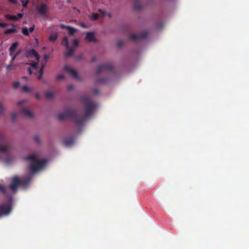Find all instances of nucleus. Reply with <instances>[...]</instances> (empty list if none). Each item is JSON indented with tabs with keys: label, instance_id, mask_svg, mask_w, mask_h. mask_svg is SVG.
<instances>
[{
	"label": "nucleus",
	"instance_id": "obj_45",
	"mask_svg": "<svg viewBox=\"0 0 249 249\" xmlns=\"http://www.w3.org/2000/svg\"><path fill=\"white\" fill-rule=\"evenodd\" d=\"M17 17L18 18V19L19 18H21L23 17V14L22 13H18V15H17Z\"/></svg>",
	"mask_w": 249,
	"mask_h": 249
},
{
	"label": "nucleus",
	"instance_id": "obj_21",
	"mask_svg": "<svg viewBox=\"0 0 249 249\" xmlns=\"http://www.w3.org/2000/svg\"><path fill=\"white\" fill-rule=\"evenodd\" d=\"M61 43L62 45H65L66 48H69V41L67 36H64L63 38Z\"/></svg>",
	"mask_w": 249,
	"mask_h": 249
},
{
	"label": "nucleus",
	"instance_id": "obj_15",
	"mask_svg": "<svg viewBox=\"0 0 249 249\" xmlns=\"http://www.w3.org/2000/svg\"><path fill=\"white\" fill-rule=\"evenodd\" d=\"M74 142V140L73 138H69L65 140L63 142L64 144L66 146H70Z\"/></svg>",
	"mask_w": 249,
	"mask_h": 249
},
{
	"label": "nucleus",
	"instance_id": "obj_27",
	"mask_svg": "<svg viewBox=\"0 0 249 249\" xmlns=\"http://www.w3.org/2000/svg\"><path fill=\"white\" fill-rule=\"evenodd\" d=\"M47 63V61H46L44 59H42L41 62V67L40 68H42V70H44L46 64Z\"/></svg>",
	"mask_w": 249,
	"mask_h": 249
},
{
	"label": "nucleus",
	"instance_id": "obj_12",
	"mask_svg": "<svg viewBox=\"0 0 249 249\" xmlns=\"http://www.w3.org/2000/svg\"><path fill=\"white\" fill-rule=\"evenodd\" d=\"M85 39L90 42H97V39L94 37V32H87Z\"/></svg>",
	"mask_w": 249,
	"mask_h": 249
},
{
	"label": "nucleus",
	"instance_id": "obj_3",
	"mask_svg": "<svg viewBox=\"0 0 249 249\" xmlns=\"http://www.w3.org/2000/svg\"><path fill=\"white\" fill-rule=\"evenodd\" d=\"M10 146L9 144H5L3 145H0V151L4 156L0 154V159L2 160L4 162L8 164L11 162L13 160L10 151Z\"/></svg>",
	"mask_w": 249,
	"mask_h": 249
},
{
	"label": "nucleus",
	"instance_id": "obj_40",
	"mask_svg": "<svg viewBox=\"0 0 249 249\" xmlns=\"http://www.w3.org/2000/svg\"><path fill=\"white\" fill-rule=\"evenodd\" d=\"M83 54L81 53V54H79V55H77L76 56V58L77 60H80L81 59H82L83 58Z\"/></svg>",
	"mask_w": 249,
	"mask_h": 249
},
{
	"label": "nucleus",
	"instance_id": "obj_60",
	"mask_svg": "<svg viewBox=\"0 0 249 249\" xmlns=\"http://www.w3.org/2000/svg\"><path fill=\"white\" fill-rule=\"evenodd\" d=\"M69 0H68V2H69Z\"/></svg>",
	"mask_w": 249,
	"mask_h": 249
},
{
	"label": "nucleus",
	"instance_id": "obj_31",
	"mask_svg": "<svg viewBox=\"0 0 249 249\" xmlns=\"http://www.w3.org/2000/svg\"><path fill=\"white\" fill-rule=\"evenodd\" d=\"M19 84H20V83L18 81L14 82L13 84V88L17 89V88H18L19 87Z\"/></svg>",
	"mask_w": 249,
	"mask_h": 249
},
{
	"label": "nucleus",
	"instance_id": "obj_50",
	"mask_svg": "<svg viewBox=\"0 0 249 249\" xmlns=\"http://www.w3.org/2000/svg\"><path fill=\"white\" fill-rule=\"evenodd\" d=\"M98 11L100 13H102L103 15H105V12L104 10H102L101 9H98Z\"/></svg>",
	"mask_w": 249,
	"mask_h": 249
},
{
	"label": "nucleus",
	"instance_id": "obj_16",
	"mask_svg": "<svg viewBox=\"0 0 249 249\" xmlns=\"http://www.w3.org/2000/svg\"><path fill=\"white\" fill-rule=\"evenodd\" d=\"M18 45V42H14L9 48L10 55H12V53L15 51Z\"/></svg>",
	"mask_w": 249,
	"mask_h": 249
},
{
	"label": "nucleus",
	"instance_id": "obj_10",
	"mask_svg": "<svg viewBox=\"0 0 249 249\" xmlns=\"http://www.w3.org/2000/svg\"><path fill=\"white\" fill-rule=\"evenodd\" d=\"M32 179V176H28L25 177L19 178L20 185L25 187L28 185Z\"/></svg>",
	"mask_w": 249,
	"mask_h": 249
},
{
	"label": "nucleus",
	"instance_id": "obj_38",
	"mask_svg": "<svg viewBox=\"0 0 249 249\" xmlns=\"http://www.w3.org/2000/svg\"><path fill=\"white\" fill-rule=\"evenodd\" d=\"M123 45V43L122 41H119L117 43V46L118 47H121Z\"/></svg>",
	"mask_w": 249,
	"mask_h": 249
},
{
	"label": "nucleus",
	"instance_id": "obj_1",
	"mask_svg": "<svg viewBox=\"0 0 249 249\" xmlns=\"http://www.w3.org/2000/svg\"><path fill=\"white\" fill-rule=\"evenodd\" d=\"M81 101L85 106V114L84 116L78 115L74 110L66 109L63 113L57 115L59 120H64L71 118L77 125H82L93 113L97 107V104L87 96L81 97Z\"/></svg>",
	"mask_w": 249,
	"mask_h": 249
},
{
	"label": "nucleus",
	"instance_id": "obj_55",
	"mask_svg": "<svg viewBox=\"0 0 249 249\" xmlns=\"http://www.w3.org/2000/svg\"><path fill=\"white\" fill-rule=\"evenodd\" d=\"M28 71H29V73H30V74H31V73H32L31 70V69H30V68H29V69H28Z\"/></svg>",
	"mask_w": 249,
	"mask_h": 249
},
{
	"label": "nucleus",
	"instance_id": "obj_54",
	"mask_svg": "<svg viewBox=\"0 0 249 249\" xmlns=\"http://www.w3.org/2000/svg\"><path fill=\"white\" fill-rule=\"evenodd\" d=\"M20 53V52H18L15 55H17V56Z\"/></svg>",
	"mask_w": 249,
	"mask_h": 249
},
{
	"label": "nucleus",
	"instance_id": "obj_48",
	"mask_svg": "<svg viewBox=\"0 0 249 249\" xmlns=\"http://www.w3.org/2000/svg\"><path fill=\"white\" fill-rule=\"evenodd\" d=\"M73 88V86L72 85H70L68 86V89L69 90H71Z\"/></svg>",
	"mask_w": 249,
	"mask_h": 249
},
{
	"label": "nucleus",
	"instance_id": "obj_36",
	"mask_svg": "<svg viewBox=\"0 0 249 249\" xmlns=\"http://www.w3.org/2000/svg\"><path fill=\"white\" fill-rule=\"evenodd\" d=\"M73 45L74 47H77L78 45V41L77 39L73 40Z\"/></svg>",
	"mask_w": 249,
	"mask_h": 249
},
{
	"label": "nucleus",
	"instance_id": "obj_34",
	"mask_svg": "<svg viewBox=\"0 0 249 249\" xmlns=\"http://www.w3.org/2000/svg\"><path fill=\"white\" fill-rule=\"evenodd\" d=\"M63 78H64V76L63 74H58L56 76V80L57 81H59Z\"/></svg>",
	"mask_w": 249,
	"mask_h": 249
},
{
	"label": "nucleus",
	"instance_id": "obj_53",
	"mask_svg": "<svg viewBox=\"0 0 249 249\" xmlns=\"http://www.w3.org/2000/svg\"><path fill=\"white\" fill-rule=\"evenodd\" d=\"M96 60V58L95 57H93L91 60V62H94Z\"/></svg>",
	"mask_w": 249,
	"mask_h": 249
},
{
	"label": "nucleus",
	"instance_id": "obj_23",
	"mask_svg": "<svg viewBox=\"0 0 249 249\" xmlns=\"http://www.w3.org/2000/svg\"><path fill=\"white\" fill-rule=\"evenodd\" d=\"M99 18V15L97 13H93L90 17V18L93 21H95Z\"/></svg>",
	"mask_w": 249,
	"mask_h": 249
},
{
	"label": "nucleus",
	"instance_id": "obj_49",
	"mask_svg": "<svg viewBox=\"0 0 249 249\" xmlns=\"http://www.w3.org/2000/svg\"><path fill=\"white\" fill-rule=\"evenodd\" d=\"M12 63H10V64L9 65H8L7 66H6V69L7 70H9L11 67H12Z\"/></svg>",
	"mask_w": 249,
	"mask_h": 249
},
{
	"label": "nucleus",
	"instance_id": "obj_51",
	"mask_svg": "<svg viewBox=\"0 0 249 249\" xmlns=\"http://www.w3.org/2000/svg\"><path fill=\"white\" fill-rule=\"evenodd\" d=\"M12 58L11 61V63H12L13 61L15 60V58L17 57V55H12Z\"/></svg>",
	"mask_w": 249,
	"mask_h": 249
},
{
	"label": "nucleus",
	"instance_id": "obj_4",
	"mask_svg": "<svg viewBox=\"0 0 249 249\" xmlns=\"http://www.w3.org/2000/svg\"><path fill=\"white\" fill-rule=\"evenodd\" d=\"M12 209V197L10 196L7 202L0 204V217L8 215Z\"/></svg>",
	"mask_w": 249,
	"mask_h": 249
},
{
	"label": "nucleus",
	"instance_id": "obj_22",
	"mask_svg": "<svg viewBox=\"0 0 249 249\" xmlns=\"http://www.w3.org/2000/svg\"><path fill=\"white\" fill-rule=\"evenodd\" d=\"M57 37L58 36L56 34H52L49 36V40L50 41H55L57 39Z\"/></svg>",
	"mask_w": 249,
	"mask_h": 249
},
{
	"label": "nucleus",
	"instance_id": "obj_43",
	"mask_svg": "<svg viewBox=\"0 0 249 249\" xmlns=\"http://www.w3.org/2000/svg\"><path fill=\"white\" fill-rule=\"evenodd\" d=\"M35 97L36 99H40V96L38 93H36L35 94Z\"/></svg>",
	"mask_w": 249,
	"mask_h": 249
},
{
	"label": "nucleus",
	"instance_id": "obj_9",
	"mask_svg": "<svg viewBox=\"0 0 249 249\" xmlns=\"http://www.w3.org/2000/svg\"><path fill=\"white\" fill-rule=\"evenodd\" d=\"M38 13L41 15H44L46 14L48 10V7L45 3H42L36 8Z\"/></svg>",
	"mask_w": 249,
	"mask_h": 249
},
{
	"label": "nucleus",
	"instance_id": "obj_58",
	"mask_svg": "<svg viewBox=\"0 0 249 249\" xmlns=\"http://www.w3.org/2000/svg\"><path fill=\"white\" fill-rule=\"evenodd\" d=\"M108 15V17L110 18L111 17V14L110 13H109Z\"/></svg>",
	"mask_w": 249,
	"mask_h": 249
},
{
	"label": "nucleus",
	"instance_id": "obj_24",
	"mask_svg": "<svg viewBox=\"0 0 249 249\" xmlns=\"http://www.w3.org/2000/svg\"><path fill=\"white\" fill-rule=\"evenodd\" d=\"M31 90L27 86L24 85L22 87V91L23 92H29Z\"/></svg>",
	"mask_w": 249,
	"mask_h": 249
},
{
	"label": "nucleus",
	"instance_id": "obj_13",
	"mask_svg": "<svg viewBox=\"0 0 249 249\" xmlns=\"http://www.w3.org/2000/svg\"><path fill=\"white\" fill-rule=\"evenodd\" d=\"M60 27L62 29H66L68 30V34L70 36H73L77 31V30L72 27L64 24H61Z\"/></svg>",
	"mask_w": 249,
	"mask_h": 249
},
{
	"label": "nucleus",
	"instance_id": "obj_39",
	"mask_svg": "<svg viewBox=\"0 0 249 249\" xmlns=\"http://www.w3.org/2000/svg\"><path fill=\"white\" fill-rule=\"evenodd\" d=\"M21 2L22 3L23 7H26L28 3L29 2V0H27L25 2H24V1H23Z\"/></svg>",
	"mask_w": 249,
	"mask_h": 249
},
{
	"label": "nucleus",
	"instance_id": "obj_26",
	"mask_svg": "<svg viewBox=\"0 0 249 249\" xmlns=\"http://www.w3.org/2000/svg\"><path fill=\"white\" fill-rule=\"evenodd\" d=\"M134 8L136 10H140L141 9V6L138 2H135Z\"/></svg>",
	"mask_w": 249,
	"mask_h": 249
},
{
	"label": "nucleus",
	"instance_id": "obj_46",
	"mask_svg": "<svg viewBox=\"0 0 249 249\" xmlns=\"http://www.w3.org/2000/svg\"><path fill=\"white\" fill-rule=\"evenodd\" d=\"M92 92L94 94H97L99 92V90L97 89H94L92 90Z\"/></svg>",
	"mask_w": 249,
	"mask_h": 249
},
{
	"label": "nucleus",
	"instance_id": "obj_44",
	"mask_svg": "<svg viewBox=\"0 0 249 249\" xmlns=\"http://www.w3.org/2000/svg\"><path fill=\"white\" fill-rule=\"evenodd\" d=\"M3 111V106L1 104H0V114L2 113Z\"/></svg>",
	"mask_w": 249,
	"mask_h": 249
},
{
	"label": "nucleus",
	"instance_id": "obj_14",
	"mask_svg": "<svg viewBox=\"0 0 249 249\" xmlns=\"http://www.w3.org/2000/svg\"><path fill=\"white\" fill-rule=\"evenodd\" d=\"M23 114L30 118L33 117V114L28 108H23L22 110Z\"/></svg>",
	"mask_w": 249,
	"mask_h": 249
},
{
	"label": "nucleus",
	"instance_id": "obj_18",
	"mask_svg": "<svg viewBox=\"0 0 249 249\" xmlns=\"http://www.w3.org/2000/svg\"><path fill=\"white\" fill-rule=\"evenodd\" d=\"M5 18L9 20H18V18L15 15H11L9 14H6L5 16Z\"/></svg>",
	"mask_w": 249,
	"mask_h": 249
},
{
	"label": "nucleus",
	"instance_id": "obj_47",
	"mask_svg": "<svg viewBox=\"0 0 249 249\" xmlns=\"http://www.w3.org/2000/svg\"><path fill=\"white\" fill-rule=\"evenodd\" d=\"M97 82L98 83H104L105 82V80L98 79L97 80Z\"/></svg>",
	"mask_w": 249,
	"mask_h": 249
},
{
	"label": "nucleus",
	"instance_id": "obj_17",
	"mask_svg": "<svg viewBox=\"0 0 249 249\" xmlns=\"http://www.w3.org/2000/svg\"><path fill=\"white\" fill-rule=\"evenodd\" d=\"M12 26L14 27L13 28L8 29L4 32L5 35H8L12 33H16L17 32L16 27L17 26L14 24H12Z\"/></svg>",
	"mask_w": 249,
	"mask_h": 249
},
{
	"label": "nucleus",
	"instance_id": "obj_33",
	"mask_svg": "<svg viewBox=\"0 0 249 249\" xmlns=\"http://www.w3.org/2000/svg\"><path fill=\"white\" fill-rule=\"evenodd\" d=\"M16 118H17V114L16 113H13L12 115H11V120L13 121V122H14L16 119Z\"/></svg>",
	"mask_w": 249,
	"mask_h": 249
},
{
	"label": "nucleus",
	"instance_id": "obj_57",
	"mask_svg": "<svg viewBox=\"0 0 249 249\" xmlns=\"http://www.w3.org/2000/svg\"><path fill=\"white\" fill-rule=\"evenodd\" d=\"M139 0H134L135 2H139Z\"/></svg>",
	"mask_w": 249,
	"mask_h": 249
},
{
	"label": "nucleus",
	"instance_id": "obj_25",
	"mask_svg": "<svg viewBox=\"0 0 249 249\" xmlns=\"http://www.w3.org/2000/svg\"><path fill=\"white\" fill-rule=\"evenodd\" d=\"M22 32L25 36H27L29 35V30L26 27L22 29Z\"/></svg>",
	"mask_w": 249,
	"mask_h": 249
},
{
	"label": "nucleus",
	"instance_id": "obj_52",
	"mask_svg": "<svg viewBox=\"0 0 249 249\" xmlns=\"http://www.w3.org/2000/svg\"><path fill=\"white\" fill-rule=\"evenodd\" d=\"M9 1L13 3H16L17 2V0H9Z\"/></svg>",
	"mask_w": 249,
	"mask_h": 249
},
{
	"label": "nucleus",
	"instance_id": "obj_28",
	"mask_svg": "<svg viewBox=\"0 0 249 249\" xmlns=\"http://www.w3.org/2000/svg\"><path fill=\"white\" fill-rule=\"evenodd\" d=\"M0 191L4 195H6V191L3 186L1 184H0Z\"/></svg>",
	"mask_w": 249,
	"mask_h": 249
},
{
	"label": "nucleus",
	"instance_id": "obj_59",
	"mask_svg": "<svg viewBox=\"0 0 249 249\" xmlns=\"http://www.w3.org/2000/svg\"><path fill=\"white\" fill-rule=\"evenodd\" d=\"M21 2L24 1V0H20Z\"/></svg>",
	"mask_w": 249,
	"mask_h": 249
},
{
	"label": "nucleus",
	"instance_id": "obj_37",
	"mask_svg": "<svg viewBox=\"0 0 249 249\" xmlns=\"http://www.w3.org/2000/svg\"><path fill=\"white\" fill-rule=\"evenodd\" d=\"M50 57V55L49 54H45L44 55H43V59H44V60H45L46 61H47L48 59Z\"/></svg>",
	"mask_w": 249,
	"mask_h": 249
},
{
	"label": "nucleus",
	"instance_id": "obj_35",
	"mask_svg": "<svg viewBox=\"0 0 249 249\" xmlns=\"http://www.w3.org/2000/svg\"><path fill=\"white\" fill-rule=\"evenodd\" d=\"M8 26L7 23H3L0 21V28H5Z\"/></svg>",
	"mask_w": 249,
	"mask_h": 249
},
{
	"label": "nucleus",
	"instance_id": "obj_29",
	"mask_svg": "<svg viewBox=\"0 0 249 249\" xmlns=\"http://www.w3.org/2000/svg\"><path fill=\"white\" fill-rule=\"evenodd\" d=\"M5 142V136L2 134H0V143H2Z\"/></svg>",
	"mask_w": 249,
	"mask_h": 249
},
{
	"label": "nucleus",
	"instance_id": "obj_32",
	"mask_svg": "<svg viewBox=\"0 0 249 249\" xmlns=\"http://www.w3.org/2000/svg\"><path fill=\"white\" fill-rule=\"evenodd\" d=\"M34 139V141L37 143H38V144L40 143V141L39 138L38 136H35Z\"/></svg>",
	"mask_w": 249,
	"mask_h": 249
},
{
	"label": "nucleus",
	"instance_id": "obj_56",
	"mask_svg": "<svg viewBox=\"0 0 249 249\" xmlns=\"http://www.w3.org/2000/svg\"><path fill=\"white\" fill-rule=\"evenodd\" d=\"M20 104H21V102H19L18 103V106H19Z\"/></svg>",
	"mask_w": 249,
	"mask_h": 249
},
{
	"label": "nucleus",
	"instance_id": "obj_11",
	"mask_svg": "<svg viewBox=\"0 0 249 249\" xmlns=\"http://www.w3.org/2000/svg\"><path fill=\"white\" fill-rule=\"evenodd\" d=\"M64 69L65 71L69 72L74 78L78 79V76L76 71L71 68L68 66H64Z\"/></svg>",
	"mask_w": 249,
	"mask_h": 249
},
{
	"label": "nucleus",
	"instance_id": "obj_7",
	"mask_svg": "<svg viewBox=\"0 0 249 249\" xmlns=\"http://www.w3.org/2000/svg\"><path fill=\"white\" fill-rule=\"evenodd\" d=\"M148 35V33L146 31H142L141 34L139 35H131L130 38L133 40H138L140 39L145 38Z\"/></svg>",
	"mask_w": 249,
	"mask_h": 249
},
{
	"label": "nucleus",
	"instance_id": "obj_20",
	"mask_svg": "<svg viewBox=\"0 0 249 249\" xmlns=\"http://www.w3.org/2000/svg\"><path fill=\"white\" fill-rule=\"evenodd\" d=\"M66 49H67V52L65 53V56L66 57H69L72 55L73 53V50L69 46L68 48Z\"/></svg>",
	"mask_w": 249,
	"mask_h": 249
},
{
	"label": "nucleus",
	"instance_id": "obj_30",
	"mask_svg": "<svg viewBox=\"0 0 249 249\" xmlns=\"http://www.w3.org/2000/svg\"><path fill=\"white\" fill-rule=\"evenodd\" d=\"M43 71L44 70H42V68H40V70H39V74L37 77V78L38 79H41L42 77V75H43Z\"/></svg>",
	"mask_w": 249,
	"mask_h": 249
},
{
	"label": "nucleus",
	"instance_id": "obj_5",
	"mask_svg": "<svg viewBox=\"0 0 249 249\" xmlns=\"http://www.w3.org/2000/svg\"><path fill=\"white\" fill-rule=\"evenodd\" d=\"M108 71L110 72H114V68L112 64H104L99 65L96 69V75L99 74L101 72Z\"/></svg>",
	"mask_w": 249,
	"mask_h": 249
},
{
	"label": "nucleus",
	"instance_id": "obj_8",
	"mask_svg": "<svg viewBox=\"0 0 249 249\" xmlns=\"http://www.w3.org/2000/svg\"><path fill=\"white\" fill-rule=\"evenodd\" d=\"M33 56L35 57L36 59L38 62L40 58L39 55L34 49H32L27 52L26 53V57L31 58Z\"/></svg>",
	"mask_w": 249,
	"mask_h": 249
},
{
	"label": "nucleus",
	"instance_id": "obj_41",
	"mask_svg": "<svg viewBox=\"0 0 249 249\" xmlns=\"http://www.w3.org/2000/svg\"><path fill=\"white\" fill-rule=\"evenodd\" d=\"M31 66L33 67H36L37 65H38V63L37 62H33L31 64Z\"/></svg>",
	"mask_w": 249,
	"mask_h": 249
},
{
	"label": "nucleus",
	"instance_id": "obj_42",
	"mask_svg": "<svg viewBox=\"0 0 249 249\" xmlns=\"http://www.w3.org/2000/svg\"><path fill=\"white\" fill-rule=\"evenodd\" d=\"M35 27V25H33L32 27H30L29 29V31L30 32H32L34 30Z\"/></svg>",
	"mask_w": 249,
	"mask_h": 249
},
{
	"label": "nucleus",
	"instance_id": "obj_6",
	"mask_svg": "<svg viewBox=\"0 0 249 249\" xmlns=\"http://www.w3.org/2000/svg\"><path fill=\"white\" fill-rule=\"evenodd\" d=\"M19 186H20L19 178L18 176L13 177L9 186L10 190L13 192H16Z\"/></svg>",
	"mask_w": 249,
	"mask_h": 249
},
{
	"label": "nucleus",
	"instance_id": "obj_2",
	"mask_svg": "<svg viewBox=\"0 0 249 249\" xmlns=\"http://www.w3.org/2000/svg\"><path fill=\"white\" fill-rule=\"evenodd\" d=\"M23 160L30 162L29 169L33 173H35L42 169L47 163V160L45 159L40 160H37V156L35 154L24 157Z\"/></svg>",
	"mask_w": 249,
	"mask_h": 249
},
{
	"label": "nucleus",
	"instance_id": "obj_19",
	"mask_svg": "<svg viewBox=\"0 0 249 249\" xmlns=\"http://www.w3.org/2000/svg\"><path fill=\"white\" fill-rule=\"evenodd\" d=\"M45 96L48 99H52L54 96V93L50 91H47L45 93Z\"/></svg>",
	"mask_w": 249,
	"mask_h": 249
}]
</instances>
